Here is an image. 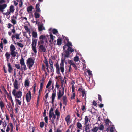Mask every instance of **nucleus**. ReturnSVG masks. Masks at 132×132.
I'll return each instance as SVG.
<instances>
[{"label":"nucleus","instance_id":"60","mask_svg":"<svg viewBox=\"0 0 132 132\" xmlns=\"http://www.w3.org/2000/svg\"><path fill=\"white\" fill-rule=\"evenodd\" d=\"M35 128L34 127H32V131L31 132H34Z\"/></svg>","mask_w":132,"mask_h":132},{"label":"nucleus","instance_id":"25","mask_svg":"<svg viewBox=\"0 0 132 132\" xmlns=\"http://www.w3.org/2000/svg\"><path fill=\"white\" fill-rule=\"evenodd\" d=\"M25 64L21 65V70L25 71L27 69Z\"/></svg>","mask_w":132,"mask_h":132},{"label":"nucleus","instance_id":"58","mask_svg":"<svg viewBox=\"0 0 132 132\" xmlns=\"http://www.w3.org/2000/svg\"><path fill=\"white\" fill-rule=\"evenodd\" d=\"M56 132H62V130L59 128H58Z\"/></svg>","mask_w":132,"mask_h":132},{"label":"nucleus","instance_id":"38","mask_svg":"<svg viewBox=\"0 0 132 132\" xmlns=\"http://www.w3.org/2000/svg\"><path fill=\"white\" fill-rule=\"evenodd\" d=\"M29 83L28 80H26L25 81V85L26 87L29 86Z\"/></svg>","mask_w":132,"mask_h":132},{"label":"nucleus","instance_id":"53","mask_svg":"<svg viewBox=\"0 0 132 132\" xmlns=\"http://www.w3.org/2000/svg\"><path fill=\"white\" fill-rule=\"evenodd\" d=\"M3 42L5 44H6L7 43V40L6 39H4Z\"/></svg>","mask_w":132,"mask_h":132},{"label":"nucleus","instance_id":"48","mask_svg":"<svg viewBox=\"0 0 132 132\" xmlns=\"http://www.w3.org/2000/svg\"><path fill=\"white\" fill-rule=\"evenodd\" d=\"M10 129V127L9 125H8L6 129V132H9Z\"/></svg>","mask_w":132,"mask_h":132},{"label":"nucleus","instance_id":"26","mask_svg":"<svg viewBox=\"0 0 132 132\" xmlns=\"http://www.w3.org/2000/svg\"><path fill=\"white\" fill-rule=\"evenodd\" d=\"M53 84L52 79H50L48 82L47 84L46 87V88H48L52 84Z\"/></svg>","mask_w":132,"mask_h":132},{"label":"nucleus","instance_id":"46","mask_svg":"<svg viewBox=\"0 0 132 132\" xmlns=\"http://www.w3.org/2000/svg\"><path fill=\"white\" fill-rule=\"evenodd\" d=\"M0 47L1 48V49H0V50L1 51H2V50H3V44L2 42H1L0 44Z\"/></svg>","mask_w":132,"mask_h":132},{"label":"nucleus","instance_id":"27","mask_svg":"<svg viewBox=\"0 0 132 132\" xmlns=\"http://www.w3.org/2000/svg\"><path fill=\"white\" fill-rule=\"evenodd\" d=\"M16 50V48L15 46L13 44H11L10 48V50L11 51H15Z\"/></svg>","mask_w":132,"mask_h":132},{"label":"nucleus","instance_id":"19","mask_svg":"<svg viewBox=\"0 0 132 132\" xmlns=\"http://www.w3.org/2000/svg\"><path fill=\"white\" fill-rule=\"evenodd\" d=\"M7 66L8 67V71L9 73H11L12 71L13 70L12 67L9 63H7Z\"/></svg>","mask_w":132,"mask_h":132},{"label":"nucleus","instance_id":"11","mask_svg":"<svg viewBox=\"0 0 132 132\" xmlns=\"http://www.w3.org/2000/svg\"><path fill=\"white\" fill-rule=\"evenodd\" d=\"M20 34L17 33L13 35L11 37L12 40L13 41H14V39L15 38L16 39H20Z\"/></svg>","mask_w":132,"mask_h":132},{"label":"nucleus","instance_id":"30","mask_svg":"<svg viewBox=\"0 0 132 132\" xmlns=\"http://www.w3.org/2000/svg\"><path fill=\"white\" fill-rule=\"evenodd\" d=\"M14 42L15 44H17V45H18V46L21 47V48H22L23 47L24 45L22 44L19 42H17L16 43L15 41H14Z\"/></svg>","mask_w":132,"mask_h":132},{"label":"nucleus","instance_id":"47","mask_svg":"<svg viewBox=\"0 0 132 132\" xmlns=\"http://www.w3.org/2000/svg\"><path fill=\"white\" fill-rule=\"evenodd\" d=\"M9 99L10 100L11 103L12 105H14V102L12 98V97L11 96L9 98Z\"/></svg>","mask_w":132,"mask_h":132},{"label":"nucleus","instance_id":"20","mask_svg":"<svg viewBox=\"0 0 132 132\" xmlns=\"http://www.w3.org/2000/svg\"><path fill=\"white\" fill-rule=\"evenodd\" d=\"M71 84L72 85V90L73 92V95L71 96V98L72 99H74V82L73 81H72Z\"/></svg>","mask_w":132,"mask_h":132},{"label":"nucleus","instance_id":"31","mask_svg":"<svg viewBox=\"0 0 132 132\" xmlns=\"http://www.w3.org/2000/svg\"><path fill=\"white\" fill-rule=\"evenodd\" d=\"M10 53L12 57H15L16 56L17 52L15 51H12Z\"/></svg>","mask_w":132,"mask_h":132},{"label":"nucleus","instance_id":"32","mask_svg":"<svg viewBox=\"0 0 132 132\" xmlns=\"http://www.w3.org/2000/svg\"><path fill=\"white\" fill-rule=\"evenodd\" d=\"M20 62L21 65L25 64L24 59L22 57L20 60Z\"/></svg>","mask_w":132,"mask_h":132},{"label":"nucleus","instance_id":"50","mask_svg":"<svg viewBox=\"0 0 132 132\" xmlns=\"http://www.w3.org/2000/svg\"><path fill=\"white\" fill-rule=\"evenodd\" d=\"M59 86L58 83V82H56V85H55V88H57V89H58L59 88Z\"/></svg>","mask_w":132,"mask_h":132},{"label":"nucleus","instance_id":"7","mask_svg":"<svg viewBox=\"0 0 132 132\" xmlns=\"http://www.w3.org/2000/svg\"><path fill=\"white\" fill-rule=\"evenodd\" d=\"M47 37L44 35L40 36L39 37V39L40 40L38 42V45L43 44L44 43V42H47Z\"/></svg>","mask_w":132,"mask_h":132},{"label":"nucleus","instance_id":"17","mask_svg":"<svg viewBox=\"0 0 132 132\" xmlns=\"http://www.w3.org/2000/svg\"><path fill=\"white\" fill-rule=\"evenodd\" d=\"M69 64H70V65L69 66V72H70L71 70L72 67H71V66H72L73 67H74V64L73 61L72 60H70L69 61Z\"/></svg>","mask_w":132,"mask_h":132},{"label":"nucleus","instance_id":"59","mask_svg":"<svg viewBox=\"0 0 132 132\" xmlns=\"http://www.w3.org/2000/svg\"><path fill=\"white\" fill-rule=\"evenodd\" d=\"M9 27H8V28H10L11 26H12V25L10 23H9L8 24Z\"/></svg>","mask_w":132,"mask_h":132},{"label":"nucleus","instance_id":"36","mask_svg":"<svg viewBox=\"0 0 132 132\" xmlns=\"http://www.w3.org/2000/svg\"><path fill=\"white\" fill-rule=\"evenodd\" d=\"M34 15L35 16V18H39L40 17V15L39 14L36 12L34 13Z\"/></svg>","mask_w":132,"mask_h":132},{"label":"nucleus","instance_id":"22","mask_svg":"<svg viewBox=\"0 0 132 132\" xmlns=\"http://www.w3.org/2000/svg\"><path fill=\"white\" fill-rule=\"evenodd\" d=\"M38 28L39 31H41L42 30H45V28L43 26V24H38Z\"/></svg>","mask_w":132,"mask_h":132},{"label":"nucleus","instance_id":"57","mask_svg":"<svg viewBox=\"0 0 132 132\" xmlns=\"http://www.w3.org/2000/svg\"><path fill=\"white\" fill-rule=\"evenodd\" d=\"M46 67H47L46 69L47 70H48L49 65L48 63H46Z\"/></svg>","mask_w":132,"mask_h":132},{"label":"nucleus","instance_id":"3","mask_svg":"<svg viewBox=\"0 0 132 132\" xmlns=\"http://www.w3.org/2000/svg\"><path fill=\"white\" fill-rule=\"evenodd\" d=\"M5 2V0H0V11L2 13L4 16H6L7 18H9L10 17V15L11 13L7 10L6 12L4 13V10L7 7V4L3 3Z\"/></svg>","mask_w":132,"mask_h":132},{"label":"nucleus","instance_id":"2","mask_svg":"<svg viewBox=\"0 0 132 132\" xmlns=\"http://www.w3.org/2000/svg\"><path fill=\"white\" fill-rule=\"evenodd\" d=\"M31 33L32 34V37L34 38H32V39L31 47L32 50L35 53H36L37 52L36 46L37 40L36 39H35V38H36L37 37L38 34L36 32L33 30H31Z\"/></svg>","mask_w":132,"mask_h":132},{"label":"nucleus","instance_id":"10","mask_svg":"<svg viewBox=\"0 0 132 132\" xmlns=\"http://www.w3.org/2000/svg\"><path fill=\"white\" fill-rule=\"evenodd\" d=\"M31 97V93L29 91L28 93L26 94V98L27 101L28 102L30 101Z\"/></svg>","mask_w":132,"mask_h":132},{"label":"nucleus","instance_id":"39","mask_svg":"<svg viewBox=\"0 0 132 132\" xmlns=\"http://www.w3.org/2000/svg\"><path fill=\"white\" fill-rule=\"evenodd\" d=\"M4 106V104L2 101H0V106L1 109H2Z\"/></svg>","mask_w":132,"mask_h":132},{"label":"nucleus","instance_id":"6","mask_svg":"<svg viewBox=\"0 0 132 132\" xmlns=\"http://www.w3.org/2000/svg\"><path fill=\"white\" fill-rule=\"evenodd\" d=\"M34 63V59L33 58L30 57L27 59L26 64L29 69H31V68L33 66Z\"/></svg>","mask_w":132,"mask_h":132},{"label":"nucleus","instance_id":"54","mask_svg":"<svg viewBox=\"0 0 132 132\" xmlns=\"http://www.w3.org/2000/svg\"><path fill=\"white\" fill-rule=\"evenodd\" d=\"M32 22L33 23H36V24H37V20H36V21H34V20H32Z\"/></svg>","mask_w":132,"mask_h":132},{"label":"nucleus","instance_id":"55","mask_svg":"<svg viewBox=\"0 0 132 132\" xmlns=\"http://www.w3.org/2000/svg\"><path fill=\"white\" fill-rule=\"evenodd\" d=\"M25 19L26 20V21L27 22H28V21H27V18L26 17H24L23 18V19H22V20H23V19Z\"/></svg>","mask_w":132,"mask_h":132},{"label":"nucleus","instance_id":"51","mask_svg":"<svg viewBox=\"0 0 132 132\" xmlns=\"http://www.w3.org/2000/svg\"><path fill=\"white\" fill-rule=\"evenodd\" d=\"M44 125V123L43 122H42L40 123V127L41 128H43Z\"/></svg>","mask_w":132,"mask_h":132},{"label":"nucleus","instance_id":"9","mask_svg":"<svg viewBox=\"0 0 132 132\" xmlns=\"http://www.w3.org/2000/svg\"><path fill=\"white\" fill-rule=\"evenodd\" d=\"M66 46H67V49L68 51H69L71 53L74 51V50L72 48V46L71 43L69 42H68L66 45Z\"/></svg>","mask_w":132,"mask_h":132},{"label":"nucleus","instance_id":"23","mask_svg":"<svg viewBox=\"0 0 132 132\" xmlns=\"http://www.w3.org/2000/svg\"><path fill=\"white\" fill-rule=\"evenodd\" d=\"M40 5L38 3L36 4V11L37 12H40L41 11L40 10L39 8Z\"/></svg>","mask_w":132,"mask_h":132},{"label":"nucleus","instance_id":"28","mask_svg":"<svg viewBox=\"0 0 132 132\" xmlns=\"http://www.w3.org/2000/svg\"><path fill=\"white\" fill-rule=\"evenodd\" d=\"M63 103L64 105H66L67 104V97L65 96H64L63 97Z\"/></svg>","mask_w":132,"mask_h":132},{"label":"nucleus","instance_id":"45","mask_svg":"<svg viewBox=\"0 0 132 132\" xmlns=\"http://www.w3.org/2000/svg\"><path fill=\"white\" fill-rule=\"evenodd\" d=\"M3 126L5 128L7 125V122L6 121H4L2 123Z\"/></svg>","mask_w":132,"mask_h":132},{"label":"nucleus","instance_id":"44","mask_svg":"<svg viewBox=\"0 0 132 132\" xmlns=\"http://www.w3.org/2000/svg\"><path fill=\"white\" fill-rule=\"evenodd\" d=\"M66 77H64L63 79L61 80V83L63 84L64 83H66Z\"/></svg>","mask_w":132,"mask_h":132},{"label":"nucleus","instance_id":"64","mask_svg":"<svg viewBox=\"0 0 132 132\" xmlns=\"http://www.w3.org/2000/svg\"><path fill=\"white\" fill-rule=\"evenodd\" d=\"M12 32L13 33H14L15 32V31L14 29H12Z\"/></svg>","mask_w":132,"mask_h":132},{"label":"nucleus","instance_id":"41","mask_svg":"<svg viewBox=\"0 0 132 132\" xmlns=\"http://www.w3.org/2000/svg\"><path fill=\"white\" fill-rule=\"evenodd\" d=\"M15 66L16 68L17 69H21V66L20 64H16L15 65Z\"/></svg>","mask_w":132,"mask_h":132},{"label":"nucleus","instance_id":"29","mask_svg":"<svg viewBox=\"0 0 132 132\" xmlns=\"http://www.w3.org/2000/svg\"><path fill=\"white\" fill-rule=\"evenodd\" d=\"M10 54L8 52H6L5 54L6 58L7 59V61H8L10 56Z\"/></svg>","mask_w":132,"mask_h":132},{"label":"nucleus","instance_id":"4","mask_svg":"<svg viewBox=\"0 0 132 132\" xmlns=\"http://www.w3.org/2000/svg\"><path fill=\"white\" fill-rule=\"evenodd\" d=\"M53 110V108H51L50 109L49 113V117L51 118L52 117L54 120L56 119L57 121L59 120L60 117V112L57 109L55 110V113H54Z\"/></svg>","mask_w":132,"mask_h":132},{"label":"nucleus","instance_id":"34","mask_svg":"<svg viewBox=\"0 0 132 132\" xmlns=\"http://www.w3.org/2000/svg\"><path fill=\"white\" fill-rule=\"evenodd\" d=\"M40 82V89H41L43 88L44 85V80L43 79L41 80Z\"/></svg>","mask_w":132,"mask_h":132},{"label":"nucleus","instance_id":"16","mask_svg":"<svg viewBox=\"0 0 132 132\" xmlns=\"http://www.w3.org/2000/svg\"><path fill=\"white\" fill-rule=\"evenodd\" d=\"M7 10L11 13H13L15 10V9L13 5H11L10 6L9 9Z\"/></svg>","mask_w":132,"mask_h":132},{"label":"nucleus","instance_id":"15","mask_svg":"<svg viewBox=\"0 0 132 132\" xmlns=\"http://www.w3.org/2000/svg\"><path fill=\"white\" fill-rule=\"evenodd\" d=\"M13 85L14 87V89L18 90V89L19 84L18 81L16 79H15L13 82Z\"/></svg>","mask_w":132,"mask_h":132},{"label":"nucleus","instance_id":"61","mask_svg":"<svg viewBox=\"0 0 132 132\" xmlns=\"http://www.w3.org/2000/svg\"><path fill=\"white\" fill-rule=\"evenodd\" d=\"M51 122L52 123H53L54 125V127L55 128V125L54 121V120H52L51 121Z\"/></svg>","mask_w":132,"mask_h":132},{"label":"nucleus","instance_id":"33","mask_svg":"<svg viewBox=\"0 0 132 132\" xmlns=\"http://www.w3.org/2000/svg\"><path fill=\"white\" fill-rule=\"evenodd\" d=\"M49 61L50 64V67H51V68H52V69L53 70V64L52 61L51 59H49Z\"/></svg>","mask_w":132,"mask_h":132},{"label":"nucleus","instance_id":"8","mask_svg":"<svg viewBox=\"0 0 132 132\" xmlns=\"http://www.w3.org/2000/svg\"><path fill=\"white\" fill-rule=\"evenodd\" d=\"M23 0H16L13 1L14 5L15 6H16L18 4L19 8H20L22 7Z\"/></svg>","mask_w":132,"mask_h":132},{"label":"nucleus","instance_id":"43","mask_svg":"<svg viewBox=\"0 0 132 132\" xmlns=\"http://www.w3.org/2000/svg\"><path fill=\"white\" fill-rule=\"evenodd\" d=\"M52 32L53 33L55 34H56L58 33V31L57 30L55 29L53 30Z\"/></svg>","mask_w":132,"mask_h":132},{"label":"nucleus","instance_id":"18","mask_svg":"<svg viewBox=\"0 0 132 132\" xmlns=\"http://www.w3.org/2000/svg\"><path fill=\"white\" fill-rule=\"evenodd\" d=\"M65 120L66 121L67 124H69L70 123V116L69 115H67L65 118Z\"/></svg>","mask_w":132,"mask_h":132},{"label":"nucleus","instance_id":"52","mask_svg":"<svg viewBox=\"0 0 132 132\" xmlns=\"http://www.w3.org/2000/svg\"><path fill=\"white\" fill-rule=\"evenodd\" d=\"M39 97L38 96L37 98V103L36 105L37 107L38 106V105L39 104Z\"/></svg>","mask_w":132,"mask_h":132},{"label":"nucleus","instance_id":"40","mask_svg":"<svg viewBox=\"0 0 132 132\" xmlns=\"http://www.w3.org/2000/svg\"><path fill=\"white\" fill-rule=\"evenodd\" d=\"M33 8L32 6H30L28 7L27 8V11L28 12H30L32 11Z\"/></svg>","mask_w":132,"mask_h":132},{"label":"nucleus","instance_id":"24","mask_svg":"<svg viewBox=\"0 0 132 132\" xmlns=\"http://www.w3.org/2000/svg\"><path fill=\"white\" fill-rule=\"evenodd\" d=\"M56 96V91L54 90L52 95V102L53 103L54 101Z\"/></svg>","mask_w":132,"mask_h":132},{"label":"nucleus","instance_id":"5","mask_svg":"<svg viewBox=\"0 0 132 132\" xmlns=\"http://www.w3.org/2000/svg\"><path fill=\"white\" fill-rule=\"evenodd\" d=\"M12 94L15 97V99L20 98L22 95V92L21 91L16 92L15 89H13L12 90Z\"/></svg>","mask_w":132,"mask_h":132},{"label":"nucleus","instance_id":"35","mask_svg":"<svg viewBox=\"0 0 132 132\" xmlns=\"http://www.w3.org/2000/svg\"><path fill=\"white\" fill-rule=\"evenodd\" d=\"M62 44V40L61 39H58L57 40V44L59 45H61Z\"/></svg>","mask_w":132,"mask_h":132},{"label":"nucleus","instance_id":"42","mask_svg":"<svg viewBox=\"0 0 132 132\" xmlns=\"http://www.w3.org/2000/svg\"><path fill=\"white\" fill-rule=\"evenodd\" d=\"M50 36L51 39L50 41L51 42L52 41V42H53L54 40V36L52 34H50Z\"/></svg>","mask_w":132,"mask_h":132},{"label":"nucleus","instance_id":"1","mask_svg":"<svg viewBox=\"0 0 132 132\" xmlns=\"http://www.w3.org/2000/svg\"><path fill=\"white\" fill-rule=\"evenodd\" d=\"M70 52L67 50L64 51L62 54V58L61 59V62L59 66L57 62L54 65L56 68V72L58 74H60V70L61 71L63 74L64 71V61L65 59L69 57Z\"/></svg>","mask_w":132,"mask_h":132},{"label":"nucleus","instance_id":"21","mask_svg":"<svg viewBox=\"0 0 132 132\" xmlns=\"http://www.w3.org/2000/svg\"><path fill=\"white\" fill-rule=\"evenodd\" d=\"M24 28L25 29V30L26 31V32H29V35L30 36H31V35H30V34L31 33V29H29L28 27L26 26H24Z\"/></svg>","mask_w":132,"mask_h":132},{"label":"nucleus","instance_id":"49","mask_svg":"<svg viewBox=\"0 0 132 132\" xmlns=\"http://www.w3.org/2000/svg\"><path fill=\"white\" fill-rule=\"evenodd\" d=\"M44 120L45 121V122L46 123H47L48 122V117H45L44 118Z\"/></svg>","mask_w":132,"mask_h":132},{"label":"nucleus","instance_id":"63","mask_svg":"<svg viewBox=\"0 0 132 132\" xmlns=\"http://www.w3.org/2000/svg\"><path fill=\"white\" fill-rule=\"evenodd\" d=\"M42 90V89H40L38 92L39 93V96H40V92Z\"/></svg>","mask_w":132,"mask_h":132},{"label":"nucleus","instance_id":"13","mask_svg":"<svg viewBox=\"0 0 132 132\" xmlns=\"http://www.w3.org/2000/svg\"><path fill=\"white\" fill-rule=\"evenodd\" d=\"M17 16H13L11 17V22L14 25L17 24Z\"/></svg>","mask_w":132,"mask_h":132},{"label":"nucleus","instance_id":"14","mask_svg":"<svg viewBox=\"0 0 132 132\" xmlns=\"http://www.w3.org/2000/svg\"><path fill=\"white\" fill-rule=\"evenodd\" d=\"M39 46V49L43 52H45L46 51V49L45 46L43 44L38 45Z\"/></svg>","mask_w":132,"mask_h":132},{"label":"nucleus","instance_id":"37","mask_svg":"<svg viewBox=\"0 0 132 132\" xmlns=\"http://www.w3.org/2000/svg\"><path fill=\"white\" fill-rule=\"evenodd\" d=\"M18 98L15 99V101L16 103L19 105H21V101Z\"/></svg>","mask_w":132,"mask_h":132},{"label":"nucleus","instance_id":"12","mask_svg":"<svg viewBox=\"0 0 132 132\" xmlns=\"http://www.w3.org/2000/svg\"><path fill=\"white\" fill-rule=\"evenodd\" d=\"M62 90L61 91L59 90V92L57 93V95L58 96V99H59L61 97L63 96L64 93V88H62Z\"/></svg>","mask_w":132,"mask_h":132},{"label":"nucleus","instance_id":"56","mask_svg":"<svg viewBox=\"0 0 132 132\" xmlns=\"http://www.w3.org/2000/svg\"><path fill=\"white\" fill-rule=\"evenodd\" d=\"M9 125L10 126L11 128L13 127V124L11 123H9Z\"/></svg>","mask_w":132,"mask_h":132},{"label":"nucleus","instance_id":"62","mask_svg":"<svg viewBox=\"0 0 132 132\" xmlns=\"http://www.w3.org/2000/svg\"><path fill=\"white\" fill-rule=\"evenodd\" d=\"M48 93H47L45 95L46 98H47L48 97Z\"/></svg>","mask_w":132,"mask_h":132}]
</instances>
